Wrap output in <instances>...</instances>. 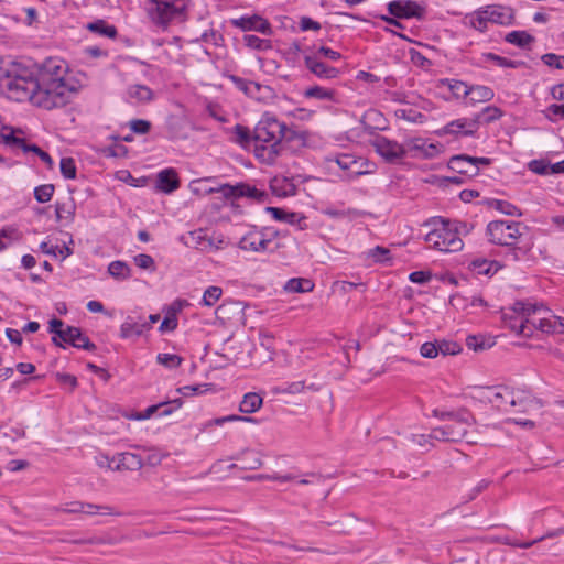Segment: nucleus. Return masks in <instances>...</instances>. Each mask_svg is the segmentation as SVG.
<instances>
[{
  "instance_id": "0e129e2a",
  "label": "nucleus",
  "mask_w": 564,
  "mask_h": 564,
  "mask_svg": "<svg viewBox=\"0 0 564 564\" xmlns=\"http://www.w3.org/2000/svg\"><path fill=\"white\" fill-rule=\"evenodd\" d=\"M545 117L551 122L564 120V105L552 104V105L547 106V108L545 110Z\"/></svg>"
},
{
  "instance_id": "a878e982",
  "label": "nucleus",
  "mask_w": 564,
  "mask_h": 564,
  "mask_svg": "<svg viewBox=\"0 0 564 564\" xmlns=\"http://www.w3.org/2000/svg\"><path fill=\"white\" fill-rule=\"evenodd\" d=\"M191 192L195 195L205 196L212 193L221 194L224 184H218L216 178L206 177L200 180H194L188 185Z\"/></svg>"
},
{
  "instance_id": "473e14b6",
  "label": "nucleus",
  "mask_w": 564,
  "mask_h": 564,
  "mask_svg": "<svg viewBox=\"0 0 564 564\" xmlns=\"http://www.w3.org/2000/svg\"><path fill=\"white\" fill-rule=\"evenodd\" d=\"M465 94H468L471 104L490 101L495 97L494 90L484 85H471Z\"/></svg>"
},
{
  "instance_id": "774afa93",
  "label": "nucleus",
  "mask_w": 564,
  "mask_h": 564,
  "mask_svg": "<svg viewBox=\"0 0 564 564\" xmlns=\"http://www.w3.org/2000/svg\"><path fill=\"white\" fill-rule=\"evenodd\" d=\"M542 61L545 65L562 69L564 67V57L553 53H547L542 56Z\"/></svg>"
},
{
  "instance_id": "69168bd1",
  "label": "nucleus",
  "mask_w": 564,
  "mask_h": 564,
  "mask_svg": "<svg viewBox=\"0 0 564 564\" xmlns=\"http://www.w3.org/2000/svg\"><path fill=\"white\" fill-rule=\"evenodd\" d=\"M223 290L218 286H209L203 294V303L213 306L221 296Z\"/></svg>"
},
{
  "instance_id": "4468645a",
  "label": "nucleus",
  "mask_w": 564,
  "mask_h": 564,
  "mask_svg": "<svg viewBox=\"0 0 564 564\" xmlns=\"http://www.w3.org/2000/svg\"><path fill=\"white\" fill-rule=\"evenodd\" d=\"M510 388L506 386L482 387L478 389V398L481 401L491 403L501 411L509 410Z\"/></svg>"
},
{
  "instance_id": "6ab92c4d",
  "label": "nucleus",
  "mask_w": 564,
  "mask_h": 564,
  "mask_svg": "<svg viewBox=\"0 0 564 564\" xmlns=\"http://www.w3.org/2000/svg\"><path fill=\"white\" fill-rule=\"evenodd\" d=\"M529 315L523 314L520 310H517V303L514 304V314L505 315V325L517 335L523 337H531L533 334V327L531 322L527 318Z\"/></svg>"
},
{
  "instance_id": "864d4df0",
  "label": "nucleus",
  "mask_w": 564,
  "mask_h": 564,
  "mask_svg": "<svg viewBox=\"0 0 564 564\" xmlns=\"http://www.w3.org/2000/svg\"><path fill=\"white\" fill-rule=\"evenodd\" d=\"M235 140L243 147H253L252 134L250 130L241 124H236L234 128Z\"/></svg>"
},
{
  "instance_id": "ddd939ff",
  "label": "nucleus",
  "mask_w": 564,
  "mask_h": 564,
  "mask_svg": "<svg viewBox=\"0 0 564 564\" xmlns=\"http://www.w3.org/2000/svg\"><path fill=\"white\" fill-rule=\"evenodd\" d=\"M181 240L189 248H194L200 251H212L221 248L223 239H212L207 236L206 230L197 229L183 235Z\"/></svg>"
},
{
  "instance_id": "412c9836",
  "label": "nucleus",
  "mask_w": 564,
  "mask_h": 564,
  "mask_svg": "<svg viewBox=\"0 0 564 564\" xmlns=\"http://www.w3.org/2000/svg\"><path fill=\"white\" fill-rule=\"evenodd\" d=\"M59 510L65 513H85V514L100 513V514H115V516L120 514V512H116L113 510V508H111L109 506H98V505H94V503H84L80 501L69 502V503L65 505V507L59 508Z\"/></svg>"
},
{
  "instance_id": "09e8293b",
  "label": "nucleus",
  "mask_w": 564,
  "mask_h": 564,
  "mask_svg": "<svg viewBox=\"0 0 564 564\" xmlns=\"http://www.w3.org/2000/svg\"><path fill=\"white\" fill-rule=\"evenodd\" d=\"M304 96L319 100H334L335 93L332 89H327L321 86H313L304 91Z\"/></svg>"
},
{
  "instance_id": "37998d69",
  "label": "nucleus",
  "mask_w": 564,
  "mask_h": 564,
  "mask_svg": "<svg viewBox=\"0 0 564 564\" xmlns=\"http://www.w3.org/2000/svg\"><path fill=\"white\" fill-rule=\"evenodd\" d=\"M495 341L482 335H469L466 338V346L474 351H482L492 347Z\"/></svg>"
},
{
  "instance_id": "c9c22d12",
  "label": "nucleus",
  "mask_w": 564,
  "mask_h": 564,
  "mask_svg": "<svg viewBox=\"0 0 564 564\" xmlns=\"http://www.w3.org/2000/svg\"><path fill=\"white\" fill-rule=\"evenodd\" d=\"M273 95V89L270 86L262 85L257 82H251L247 97L256 99L258 101H265L268 99H271Z\"/></svg>"
},
{
  "instance_id": "c03bdc74",
  "label": "nucleus",
  "mask_w": 564,
  "mask_h": 564,
  "mask_svg": "<svg viewBox=\"0 0 564 564\" xmlns=\"http://www.w3.org/2000/svg\"><path fill=\"white\" fill-rule=\"evenodd\" d=\"M242 40L245 45L251 50L262 52L272 48V42L270 40L261 39L257 35L247 34Z\"/></svg>"
},
{
  "instance_id": "7c9ffc66",
  "label": "nucleus",
  "mask_w": 564,
  "mask_h": 564,
  "mask_svg": "<svg viewBox=\"0 0 564 564\" xmlns=\"http://www.w3.org/2000/svg\"><path fill=\"white\" fill-rule=\"evenodd\" d=\"M501 268L502 264L500 262L484 258H478L470 262V269L478 275H494Z\"/></svg>"
},
{
  "instance_id": "4c0bfd02",
  "label": "nucleus",
  "mask_w": 564,
  "mask_h": 564,
  "mask_svg": "<svg viewBox=\"0 0 564 564\" xmlns=\"http://www.w3.org/2000/svg\"><path fill=\"white\" fill-rule=\"evenodd\" d=\"M314 289V283L310 279L293 278L290 279L284 286V290L291 293H305Z\"/></svg>"
},
{
  "instance_id": "2f4dec72",
  "label": "nucleus",
  "mask_w": 564,
  "mask_h": 564,
  "mask_svg": "<svg viewBox=\"0 0 564 564\" xmlns=\"http://www.w3.org/2000/svg\"><path fill=\"white\" fill-rule=\"evenodd\" d=\"M68 344L75 348L95 350L96 345L78 327H68Z\"/></svg>"
},
{
  "instance_id": "f03ea898",
  "label": "nucleus",
  "mask_w": 564,
  "mask_h": 564,
  "mask_svg": "<svg viewBox=\"0 0 564 564\" xmlns=\"http://www.w3.org/2000/svg\"><path fill=\"white\" fill-rule=\"evenodd\" d=\"M527 227L512 220H492L486 227V237L492 245L506 247L505 259L518 262L524 260L532 249L525 237Z\"/></svg>"
},
{
  "instance_id": "ea45409f",
  "label": "nucleus",
  "mask_w": 564,
  "mask_h": 564,
  "mask_svg": "<svg viewBox=\"0 0 564 564\" xmlns=\"http://www.w3.org/2000/svg\"><path fill=\"white\" fill-rule=\"evenodd\" d=\"M364 256L366 260L372 263H388L391 260L390 250L381 246L367 250Z\"/></svg>"
},
{
  "instance_id": "bf43d9fd",
  "label": "nucleus",
  "mask_w": 564,
  "mask_h": 564,
  "mask_svg": "<svg viewBox=\"0 0 564 564\" xmlns=\"http://www.w3.org/2000/svg\"><path fill=\"white\" fill-rule=\"evenodd\" d=\"M54 185L43 184L34 188V197L39 203H47L54 194Z\"/></svg>"
},
{
  "instance_id": "f3484780",
  "label": "nucleus",
  "mask_w": 564,
  "mask_h": 564,
  "mask_svg": "<svg viewBox=\"0 0 564 564\" xmlns=\"http://www.w3.org/2000/svg\"><path fill=\"white\" fill-rule=\"evenodd\" d=\"M388 11L399 19L421 18L424 9L413 0H393L388 3Z\"/></svg>"
},
{
  "instance_id": "c756f323",
  "label": "nucleus",
  "mask_w": 564,
  "mask_h": 564,
  "mask_svg": "<svg viewBox=\"0 0 564 564\" xmlns=\"http://www.w3.org/2000/svg\"><path fill=\"white\" fill-rule=\"evenodd\" d=\"M175 401L161 402L159 404L151 405L147 408L144 411L139 412L135 415L137 420H147L152 415L156 414L158 416H167L175 411Z\"/></svg>"
},
{
  "instance_id": "603ef678",
  "label": "nucleus",
  "mask_w": 564,
  "mask_h": 564,
  "mask_svg": "<svg viewBox=\"0 0 564 564\" xmlns=\"http://www.w3.org/2000/svg\"><path fill=\"white\" fill-rule=\"evenodd\" d=\"M491 206L499 213L508 216H521L522 214L519 207L508 200L496 199Z\"/></svg>"
},
{
  "instance_id": "680f3d73",
  "label": "nucleus",
  "mask_w": 564,
  "mask_h": 564,
  "mask_svg": "<svg viewBox=\"0 0 564 564\" xmlns=\"http://www.w3.org/2000/svg\"><path fill=\"white\" fill-rule=\"evenodd\" d=\"M443 83L456 97H468V94H465V90L469 89L466 83L456 79H444Z\"/></svg>"
},
{
  "instance_id": "cd10ccee",
  "label": "nucleus",
  "mask_w": 564,
  "mask_h": 564,
  "mask_svg": "<svg viewBox=\"0 0 564 564\" xmlns=\"http://www.w3.org/2000/svg\"><path fill=\"white\" fill-rule=\"evenodd\" d=\"M155 188L158 192L171 194L176 189V171L165 169L158 173Z\"/></svg>"
},
{
  "instance_id": "bb28decb",
  "label": "nucleus",
  "mask_w": 564,
  "mask_h": 564,
  "mask_svg": "<svg viewBox=\"0 0 564 564\" xmlns=\"http://www.w3.org/2000/svg\"><path fill=\"white\" fill-rule=\"evenodd\" d=\"M270 188L278 197L293 196L296 193V186L292 180L285 176H274L270 181Z\"/></svg>"
},
{
  "instance_id": "49530a36",
  "label": "nucleus",
  "mask_w": 564,
  "mask_h": 564,
  "mask_svg": "<svg viewBox=\"0 0 564 564\" xmlns=\"http://www.w3.org/2000/svg\"><path fill=\"white\" fill-rule=\"evenodd\" d=\"M240 455L243 460L242 469L254 470L261 467L262 460L259 453L254 451H243Z\"/></svg>"
},
{
  "instance_id": "39448f33",
  "label": "nucleus",
  "mask_w": 564,
  "mask_h": 564,
  "mask_svg": "<svg viewBox=\"0 0 564 564\" xmlns=\"http://www.w3.org/2000/svg\"><path fill=\"white\" fill-rule=\"evenodd\" d=\"M424 226L431 227L425 235V242L430 248L442 252H456L463 249L464 242L455 235L448 219L433 217L424 223Z\"/></svg>"
},
{
  "instance_id": "f8f14e48",
  "label": "nucleus",
  "mask_w": 564,
  "mask_h": 564,
  "mask_svg": "<svg viewBox=\"0 0 564 564\" xmlns=\"http://www.w3.org/2000/svg\"><path fill=\"white\" fill-rule=\"evenodd\" d=\"M229 23L242 32L253 31L268 36L273 34L271 23L260 14L241 15L230 19Z\"/></svg>"
},
{
  "instance_id": "79ce46f5",
  "label": "nucleus",
  "mask_w": 564,
  "mask_h": 564,
  "mask_svg": "<svg viewBox=\"0 0 564 564\" xmlns=\"http://www.w3.org/2000/svg\"><path fill=\"white\" fill-rule=\"evenodd\" d=\"M505 40L510 44L524 48L534 41V37L527 31H512L506 35Z\"/></svg>"
},
{
  "instance_id": "f704fd0d",
  "label": "nucleus",
  "mask_w": 564,
  "mask_h": 564,
  "mask_svg": "<svg viewBox=\"0 0 564 564\" xmlns=\"http://www.w3.org/2000/svg\"><path fill=\"white\" fill-rule=\"evenodd\" d=\"M262 405V398L254 392H248L243 395L239 404V411L246 414L257 412Z\"/></svg>"
},
{
  "instance_id": "dca6fc26",
  "label": "nucleus",
  "mask_w": 564,
  "mask_h": 564,
  "mask_svg": "<svg viewBox=\"0 0 564 564\" xmlns=\"http://www.w3.org/2000/svg\"><path fill=\"white\" fill-rule=\"evenodd\" d=\"M404 158L430 159L437 154V147L423 138H410L403 142Z\"/></svg>"
},
{
  "instance_id": "5fc2aeb1",
  "label": "nucleus",
  "mask_w": 564,
  "mask_h": 564,
  "mask_svg": "<svg viewBox=\"0 0 564 564\" xmlns=\"http://www.w3.org/2000/svg\"><path fill=\"white\" fill-rule=\"evenodd\" d=\"M59 170L62 175L67 180H74L76 178V163L73 158L66 156L62 158L59 162Z\"/></svg>"
},
{
  "instance_id": "c85d7f7f",
  "label": "nucleus",
  "mask_w": 564,
  "mask_h": 564,
  "mask_svg": "<svg viewBox=\"0 0 564 564\" xmlns=\"http://www.w3.org/2000/svg\"><path fill=\"white\" fill-rule=\"evenodd\" d=\"M68 325L66 326L62 319L53 318L50 321L48 332L53 334L52 340L58 347L68 344Z\"/></svg>"
},
{
  "instance_id": "f257e3e1",
  "label": "nucleus",
  "mask_w": 564,
  "mask_h": 564,
  "mask_svg": "<svg viewBox=\"0 0 564 564\" xmlns=\"http://www.w3.org/2000/svg\"><path fill=\"white\" fill-rule=\"evenodd\" d=\"M67 65L59 58H47L36 69L13 64L0 77V90L9 99L51 110L69 102L74 91L66 82Z\"/></svg>"
},
{
  "instance_id": "9b49d317",
  "label": "nucleus",
  "mask_w": 564,
  "mask_h": 564,
  "mask_svg": "<svg viewBox=\"0 0 564 564\" xmlns=\"http://www.w3.org/2000/svg\"><path fill=\"white\" fill-rule=\"evenodd\" d=\"M221 196L226 199L246 197L258 203L265 202L268 197L264 191L247 183H237L236 185L224 184Z\"/></svg>"
},
{
  "instance_id": "4d7b16f0",
  "label": "nucleus",
  "mask_w": 564,
  "mask_h": 564,
  "mask_svg": "<svg viewBox=\"0 0 564 564\" xmlns=\"http://www.w3.org/2000/svg\"><path fill=\"white\" fill-rule=\"evenodd\" d=\"M528 169L538 175H552L551 163L543 159L530 161Z\"/></svg>"
},
{
  "instance_id": "6e6552de",
  "label": "nucleus",
  "mask_w": 564,
  "mask_h": 564,
  "mask_svg": "<svg viewBox=\"0 0 564 564\" xmlns=\"http://www.w3.org/2000/svg\"><path fill=\"white\" fill-rule=\"evenodd\" d=\"M278 231L271 227L250 226L238 241V248L245 252L263 253L276 238Z\"/></svg>"
},
{
  "instance_id": "5701e85b",
  "label": "nucleus",
  "mask_w": 564,
  "mask_h": 564,
  "mask_svg": "<svg viewBox=\"0 0 564 564\" xmlns=\"http://www.w3.org/2000/svg\"><path fill=\"white\" fill-rule=\"evenodd\" d=\"M361 161V158H356L349 153L330 154L327 156V162H335L343 171H348L355 176L364 174Z\"/></svg>"
},
{
  "instance_id": "338daca9",
  "label": "nucleus",
  "mask_w": 564,
  "mask_h": 564,
  "mask_svg": "<svg viewBox=\"0 0 564 564\" xmlns=\"http://www.w3.org/2000/svg\"><path fill=\"white\" fill-rule=\"evenodd\" d=\"M212 390V386L208 383L204 384H195V386H185L183 388H178V393L183 397L202 394Z\"/></svg>"
},
{
  "instance_id": "a18cd8bd",
  "label": "nucleus",
  "mask_w": 564,
  "mask_h": 564,
  "mask_svg": "<svg viewBox=\"0 0 564 564\" xmlns=\"http://www.w3.org/2000/svg\"><path fill=\"white\" fill-rule=\"evenodd\" d=\"M108 272L115 279L126 280L130 278L131 270L126 262L116 260L109 263Z\"/></svg>"
},
{
  "instance_id": "2eb2a0df",
  "label": "nucleus",
  "mask_w": 564,
  "mask_h": 564,
  "mask_svg": "<svg viewBox=\"0 0 564 564\" xmlns=\"http://www.w3.org/2000/svg\"><path fill=\"white\" fill-rule=\"evenodd\" d=\"M478 130V118H459L437 130L438 135L473 137Z\"/></svg>"
},
{
  "instance_id": "3c124183",
  "label": "nucleus",
  "mask_w": 564,
  "mask_h": 564,
  "mask_svg": "<svg viewBox=\"0 0 564 564\" xmlns=\"http://www.w3.org/2000/svg\"><path fill=\"white\" fill-rule=\"evenodd\" d=\"M176 328V302L171 303L167 308L166 315L162 321L159 330L165 333Z\"/></svg>"
},
{
  "instance_id": "423d86ee",
  "label": "nucleus",
  "mask_w": 564,
  "mask_h": 564,
  "mask_svg": "<svg viewBox=\"0 0 564 564\" xmlns=\"http://www.w3.org/2000/svg\"><path fill=\"white\" fill-rule=\"evenodd\" d=\"M470 25L479 31L486 32L488 23L511 25L514 21V11L511 7L502 4H488L480 7L469 17Z\"/></svg>"
},
{
  "instance_id": "aec40b11",
  "label": "nucleus",
  "mask_w": 564,
  "mask_h": 564,
  "mask_svg": "<svg viewBox=\"0 0 564 564\" xmlns=\"http://www.w3.org/2000/svg\"><path fill=\"white\" fill-rule=\"evenodd\" d=\"M150 329V323L141 316L129 315L120 326V336L124 339L142 336Z\"/></svg>"
},
{
  "instance_id": "13d9d810",
  "label": "nucleus",
  "mask_w": 564,
  "mask_h": 564,
  "mask_svg": "<svg viewBox=\"0 0 564 564\" xmlns=\"http://www.w3.org/2000/svg\"><path fill=\"white\" fill-rule=\"evenodd\" d=\"M438 355L448 356L460 352V346L453 340H436Z\"/></svg>"
},
{
  "instance_id": "a211bd4d",
  "label": "nucleus",
  "mask_w": 564,
  "mask_h": 564,
  "mask_svg": "<svg viewBox=\"0 0 564 564\" xmlns=\"http://www.w3.org/2000/svg\"><path fill=\"white\" fill-rule=\"evenodd\" d=\"M509 408H518L519 412H527L529 409L542 406V403L525 389H510Z\"/></svg>"
},
{
  "instance_id": "e2e57ef3",
  "label": "nucleus",
  "mask_w": 564,
  "mask_h": 564,
  "mask_svg": "<svg viewBox=\"0 0 564 564\" xmlns=\"http://www.w3.org/2000/svg\"><path fill=\"white\" fill-rule=\"evenodd\" d=\"M561 535H564V527L562 528H557V529H553V530H549L545 532L544 535L538 538V539H534V540H531V541H525L523 542L522 544H519L520 545V549H529L531 546H533L534 544L541 542V541H544L546 539H553V538H557V536H561Z\"/></svg>"
},
{
  "instance_id": "e433bc0d",
  "label": "nucleus",
  "mask_w": 564,
  "mask_h": 564,
  "mask_svg": "<svg viewBox=\"0 0 564 564\" xmlns=\"http://www.w3.org/2000/svg\"><path fill=\"white\" fill-rule=\"evenodd\" d=\"M265 212L269 213L275 220L284 221L288 224H299L305 218L297 213H290L279 207H267Z\"/></svg>"
},
{
  "instance_id": "4be33fe9",
  "label": "nucleus",
  "mask_w": 564,
  "mask_h": 564,
  "mask_svg": "<svg viewBox=\"0 0 564 564\" xmlns=\"http://www.w3.org/2000/svg\"><path fill=\"white\" fill-rule=\"evenodd\" d=\"M304 63L311 73L323 79H333L336 78L339 74L337 68L325 64L322 59L318 58V55H305Z\"/></svg>"
},
{
  "instance_id": "a19ab883",
  "label": "nucleus",
  "mask_w": 564,
  "mask_h": 564,
  "mask_svg": "<svg viewBox=\"0 0 564 564\" xmlns=\"http://www.w3.org/2000/svg\"><path fill=\"white\" fill-rule=\"evenodd\" d=\"M322 213L325 216H328L333 219H343V218H356L360 215L357 209L354 208H340L333 205L326 206Z\"/></svg>"
},
{
  "instance_id": "1a4fd4ad",
  "label": "nucleus",
  "mask_w": 564,
  "mask_h": 564,
  "mask_svg": "<svg viewBox=\"0 0 564 564\" xmlns=\"http://www.w3.org/2000/svg\"><path fill=\"white\" fill-rule=\"evenodd\" d=\"M147 10L151 22L165 31L176 18V0H149Z\"/></svg>"
},
{
  "instance_id": "b1692460",
  "label": "nucleus",
  "mask_w": 564,
  "mask_h": 564,
  "mask_svg": "<svg viewBox=\"0 0 564 564\" xmlns=\"http://www.w3.org/2000/svg\"><path fill=\"white\" fill-rule=\"evenodd\" d=\"M4 140L7 141V143H11L15 147L21 148L25 153H35L41 159V161H43L48 167L53 166L54 162L51 155L47 152L43 151L36 144H28L24 139L14 137L13 133L4 135Z\"/></svg>"
},
{
  "instance_id": "9d476101",
  "label": "nucleus",
  "mask_w": 564,
  "mask_h": 564,
  "mask_svg": "<svg viewBox=\"0 0 564 564\" xmlns=\"http://www.w3.org/2000/svg\"><path fill=\"white\" fill-rule=\"evenodd\" d=\"M370 144L376 152L388 163H398L404 159L403 143H398L394 140L388 139L384 135L376 134Z\"/></svg>"
},
{
  "instance_id": "052dcab7",
  "label": "nucleus",
  "mask_w": 564,
  "mask_h": 564,
  "mask_svg": "<svg viewBox=\"0 0 564 564\" xmlns=\"http://www.w3.org/2000/svg\"><path fill=\"white\" fill-rule=\"evenodd\" d=\"M238 421L253 422V419L249 417V416H240V415L231 414V415H226V416H221V417H216V419L209 420L206 423V426H221L225 423L238 422Z\"/></svg>"
},
{
  "instance_id": "8fccbe9b",
  "label": "nucleus",
  "mask_w": 564,
  "mask_h": 564,
  "mask_svg": "<svg viewBox=\"0 0 564 564\" xmlns=\"http://www.w3.org/2000/svg\"><path fill=\"white\" fill-rule=\"evenodd\" d=\"M121 460H123L121 467H126V470H139L143 466L142 457L134 453H121Z\"/></svg>"
},
{
  "instance_id": "0eeeda50",
  "label": "nucleus",
  "mask_w": 564,
  "mask_h": 564,
  "mask_svg": "<svg viewBox=\"0 0 564 564\" xmlns=\"http://www.w3.org/2000/svg\"><path fill=\"white\" fill-rule=\"evenodd\" d=\"M517 310L527 315L544 312L546 316L531 322L533 329H539L547 335L564 334V317L554 315L543 303L517 302Z\"/></svg>"
},
{
  "instance_id": "58836bf2",
  "label": "nucleus",
  "mask_w": 564,
  "mask_h": 564,
  "mask_svg": "<svg viewBox=\"0 0 564 564\" xmlns=\"http://www.w3.org/2000/svg\"><path fill=\"white\" fill-rule=\"evenodd\" d=\"M127 97L134 102L148 101L152 98V90L144 85H132L127 89Z\"/></svg>"
},
{
  "instance_id": "20e7f679",
  "label": "nucleus",
  "mask_w": 564,
  "mask_h": 564,
  "mask_svg": "<svg viewBox=\"0 0 564 564\" xmlns=\"http://www.w3.org/2000/svg\"><path fill=\"white\" fill-rule=\"evenodd\" d=\"M433 416L440 420H447L449 423L434 427L431 431V436L440 442H460L467 435V429L476 424L475 415L466 408H460L455 411H441L434 410Z\"/></svg>"
},
{
  "instance_id": "7ed1b4c3",
  "label": "nucleus",
  "mask_w": 564,
  "mask_h": 564,
  "mask_svg": "<svg viewBox=\"0 0 564 564\" xmlns=\"http://www.w3.org/2000/svg\"><path fill=\"white\" fill-rule=\"evenodd\" d=\"M284 138H292L286 124L265 112L252 132L254 156L264 164H273L281 153Z\"/></svg>"
},
{
  "instance_id": "72a5a7b5",
  "label": "nucleus",
  "mask_w": 564,
  "mask_h": 564,
  "mask_svg": "<svg viewBox=\"0 0 564 564\" xmlns=\"http://www.w3.org/2000/svg\"><path fill=\"white\" fill-rule=\"evenodd\" d=\"M87 30L93 33H96L100 36H105L108 39H115L117 36V29L115 25L109 24L105 20H96L87 24Z\"/></svg>"
},
{
  "instance_id": "6e6d98bb",
  "label": "nucleus",
  "mask_w": 564,
  "mask_h": 564,
  "mask_svg": "<svg viewBox=\"0 0 564 564\" xmlns=\"http://www.w3.org/2000/svg\"><path fill=\"white\" fill-rule=\"evenodd\" d=\"M503 112L496 106H487L478 113L475 118H478V122L484 120L486 123L496 121L502 117Z\"/></svg>"
},
{
  "instance_id": "de8ad7c7",
  "label": "nucleus",
  "mask_w": 564,
  "mask_h": 564,
  "mask_svg": "<svg viewBox=\"0 0 564 564\" xmlns=\"http://www.w3.org/2000/svg\"><path fill=\"white\" fill-rule=\"evenodd\" d=\"M482 57L486 62H492L502 68H518L522 64V62L508 59L494 53H486Z\"/></svg>"
},
{
  "instance_id": "393cba45",
  "label": "nucleus",
  "mask_w": 564,
  "mask_h": 564,
  "mask_svg": "<svg viewBox=\"0 0 564 564\" xmlns=\"http://www.w3.org/2000/svg\"><path fill=\"white\" fill-rule=\"evenodd\" d=\"M448 166L454 172L467 176H475L478 174V167L473 163L471 156L467 154H459L451 158Z\"/></svg>"
}]
</instances>
